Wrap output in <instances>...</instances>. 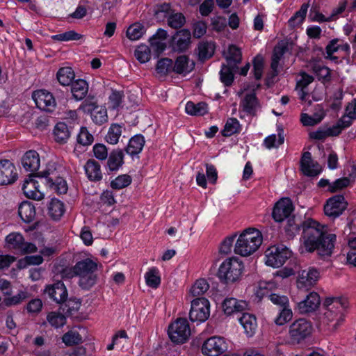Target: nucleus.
<instances>
[{
	"instance_id": "052dcab7",
	"label": "nucleus",
	"mask_w": 356,
	"mask_h": 356,
	"mask_svg": "<svg viewBox=\"0 0 356 356\" xmlns=\"http://www.w3.org/2000/svg\"><path fill=\"white\" fill-rule=\"evenodd\" d=\"M173 70L172 60L170 58H161L156 65V71L161 76L165 75L171 70Z\"/></svg>"
},
{
	"instance_id": "e433bc0d",
	"label": "nucleus",
	"mask_w": 356,
	"mask_h": 356,
	"mask_svg": "<svg viewBox=\"0 0 356 356\" xmlns=\"http://www.w3.org/2000/svg\"><path fill=\"white\" fill-rule=\"evenodd\" d=\"M144 144V138L140 135H136L129 140L126 152L130 155L138 154L142 151Z\"/></svg>"
},
{
	"instance_id": "37998d69",
	"label": "nucleus",
	"mask_w": 356,
	"mask_h": 356,
	"mask_svg": "<svg viewBox=\"0 0 356 356\" xmlns=\"http://www.w3.org/2000/svg\"><path fill=\"white\" fill-rule=\"evenodd\" d=\"M209 289V285L206 280H197L189 289V294L193 297L203 296Z\"/></svg>"
},
{
	"instance_id": "338daca9",
	"label": "nucleus",
	"mask_w": 356,
	"mask_h": 356,
	"mask_svg": "<svg viewBox=\"0 0 356 356\" xmlns=\"http://www.w3.org/2000/svg\"><path fill=\"white\" fill-rule=\"evenodd\" d=\"M220 80L226 86H230L234 80L232 69L227 65H222L220 72Z\"/></svg>"
},
{
	"instance_id": "c756f323",
	"label": "nucleus",
	"mask_w": 356,
	"mask_h": 356,
	"mask_svg": "<svg viewBox=\"0 0 356 356\" xmlns=\"http://www.w3.org/2000/svg\"><path fill=\"white\" fill-rule=\"evenodd\" d=\"M238 321L243 327L247 336L251 337L254 334L257 327V320L254 315L248 313H243L238 318Z\"/></svg>"
},
{
	"instance_id": "8fccbe9b",
	"label": "nucleus",
	"mask_w": 356,
	"mask_h": 356,
	"mask_svg": "<svg viewBox=\"0 0 356 356\" xmlns=\"http://www.w3.org/2000/svg\"><path fill=\"white\" fill-rule=\"evenodd\" d=\"M145 33L144 26L140 23H134L131 24L127 31V36L131 40H139Z\"/></svg>"
},
{
	"instance_id": "de8ad7c7",
	"label": "nucleus",
	"mask_w": 356,
	"mask_h": 356,
	"mask_svg": "<svg viewBox=\"0 0 356 356\" xmlns=\"http://www.w3.org/2000/svg\"><path fill=\"white\" fill-rule=\"evenodd\" d=\"M225 56L229 63H233L234 64H238L241 60L242 54L238 47L232 44L229 45L227 50L225 51Z\"/></svg>"
},
{
	"instance_id": "473e14b6",
	"label": "nucleus",
	"mask_w": 356,
	"mask_h": 356,
	"mask_svg": "<svg viewBox=\"0 0 356 356\" xmlns=\"http://www.w3.org/2000/svg\"><path fill=\"white\" fill-rule=\"evenodd\" d=\"M88 91V85L83 79H78L72 83L71 92L76 100L83 99Z\"/></svg>"
},
{
	"instance_id": "c85d7f7f",
	"label": "nucleus",
	"mask_w": 356,
	"mask_h": 356,
	"mask_svg": "<svg viewBox=\"0 0 356 356\" xmlns=\"http://www.w3.org/2000/svg\"><path fill=\"white\" fill-rule=\"evenodd\" d=\"M18 214L24 222H31L36 216L35 207L31 202L24 201L19 206Z\"/></svg>"
},
{
	"instance_id": "680f3d73",
	"label": "nucleus",
	"mask_w": 356,
	"mask_h": 356,
	"mask_svg": "<svg viewBox=\"0 0 356 356\" xmlns=\"http://www.w3.org/2000/svg\"><path fill=\"white\" fill-rule=\"evenodd\" d=\"M135 57L141 63H145L150 59V49L145 44L139 45L135 50Z\"/></svg>"
},
{
	"instance_id": "aec40b11",
	"label": "nucleus",
	"mask_w": 356,
	"mask_h": 356,
	"mask_svg": "<svg viewBox=\"0 0 356 356\" xmlns=\"http://www.w3.org/2000/svg\"><path fill=\"white\" fill-rule=\"evenodd\" d=\"M83 108L86 112H90L92 121L97 124H102L108 120L107 110L104 106L84 102Z\"/></svg>"
},
{
	"instance_id": "412c9836",
	"label": "nucleus",
	"mask_w": 356,
	"mask_h": 356,
	"mask_svg": "<svg viewBox=\"0 0 356 356\" xmlns=\"http://www.w3.org/2000/svg\"><path fill=\"white\" fill-rule=\"evenodd\" d=\"M45 293L49 297L57 303L63 302L67 297V291L65 286L61 282H57L49 284L45 288Z\"/></svg>"
},
{
	"instance_id": "f03ea898",
	"label": "nucleus",
	"mask_w": 356,
	"mask_h": 356,
	"mask_svg": "<svg viewBox=\"0 0 356 356\" xmlns=\"http://www.w3.org/2000/svg\"><path fill=\"white\" fill-rule=\"evenodd\" d=\"M263 243L261 232L254 227H248L241 232L235 241L234 252L243 257L254 254Z\"/></svg>"
},
{
	"instance_id": "f257e3e1",
	"label": "nucleus",
	"mask_w": 356,
	"mask_h": 356,
	"mask_svg": "<svg viewBox=\"0 0 356 356\" xmlns=\"http://www.w3.org/2000/svg\"><path fill=\"white\" fill-rule=\"evenodd\" d=\"M283 229L288 239L294 238L302 231V246L308 253L316 252L323 260L333 254L336 235L327 232L320 222L312 218L302 221L292 215L286 220Z\"/></svg>"
},
{
	"instance_id": "09e8293b",
	"label": "nucleus",
	"mask_w": 356,
	"mask_h": 356,
	"mask_svg": "<svg viewBox=\"0 0 356 356\" xmlns=\"http://www.w3.org/2000/svg\"><path fill=\"white\" fill-rule=\"evenodd\" d=\"M293 317V312L289 305L279 309V312L275 317L274 322L277 325H283L289 322Z\"/></svg>"
},
{
	"instance_id": "774afa93",
	"label": "nucleus",
	"mask_w": 356,
	"mask_h": 356,
	"mask_svg": "<svg viewBox=\"0 0 356 356\" xmlns=\"http://www.w3.org/2000/svg\"><path fill=\"white\" fill-rule=\"evenodd\" d=\"M350 251L347 254V263L356 267V237L348 239Z\"/></svg>"
},
{
	"instance_id": "a878e982",
	"label": "nucleus",
	"mask_w": 356,
	"mask_h": 356,
	"mask_svg": "<svg viewBox=\"0 0 356 356\" xmlns=\"http://www.w3.org/2000/svg\"><path fill=\"white\" fill-rule=\"evenodd\" d=\"M295 46V42L291 38H286L278 41L274 47L272 56L282 59L285 54L291 55Z\"/></svg>"
},
{
	"instance_id": "bb28decb",
	"label": "nucleus",
	"mask_w": 356,
	"mask_h": 356,
	"mask_svg": "<svg viewBox=\"0 0 356 356\" xmlns=\"http://www.w3.org/2000/svg\"><path fill=\"white\" fill-rule=\"evenodd\" d=\"M53 136L57 143L65 144L71 136V131L66 124L58 122L54 127Z\"/></svg>"
},
{
	"instance_id": "49530a36",
	"label": "nucleus",
	"mask_w": 356,
	"mask_h": 356,
	"mask_svg": "<svg viewBox=\"0 0 356 356\" xmlns=\"http://www.w3.org/2000/svg\"><path fill=\"white\" fill-rule=\"evenodd\" d=\"M185 111L191 115H203L208 112V108L207 105L203 102L195 104L192 102H188L186 104Z\"/></svg>"
},
{
	"instance_id": "5fc2aeb1",
	"label": "nucleus",
	"mask_w": 356,
	"mask_h": 356,
	"mask_svg": "<svg viewBox=\"0 0 356 356\" xmlns=\"http://www.w3.org/2000/svg\"><path fill=\"white\" fill-rule=\"evenodd\" d=\"M215 46L212 42H202L198 46V53L200 59H207L214 54Z\"/></svg>"
},
{
	"instance_id": "13d9d810",
	"label": "nucleus",
	"mask_w": 356,
	"mask_h": 356,
	"mask_svg": "<svg viewBox=\"0 0 356 356\" xmlns=\"http://www.w3.org/2000/svg\"><path fill=\"white\" fill-rule=\"evenodd\" d=\"M241 130L239 122L235 118L229 119L222 131L224 136H230Z\"/></svg>"
},
{
	"instance_id": "ea45409f",
	"label": "nucleus",
	"mask_w": 356,
	"mask_h": 356,
	"mask_svg": "<svg viewBox=\"0 0 356 356\" xmlns=\"http://www.w3.org/2000/svg\"><path fill=\"white\" fill-rule=\"evenodd\" d=\"M65 211V206L61 201L56 198L51 199L48 207V212L53 219H60L64 214Z\"/></svg>"
},
{
	"instance_id": "bf43d9fd",
	"label": "nucleus",
	"mask_w": 356,
	"mask_h": 356,
	"mask_svg": "<svg viewBox=\"0 0 356 356\" xmlns=\"http://www.w3.org/2000/svg\"><path fill=\"white\" fill-rule=\"evenodd\" d=\"M83 38V35L81 34H79L74 31H69L63 33L54 35L51 36V38L54 40H58V41H72V40H79Z\"/></svg>"
},
{
	"instance_id": "f8f14e48",
	"label": "nucleus",
	"mask_w": 356,
	"mask_h": 356,
	"mask_svg": "<svg viewBox=\"0 0 356 356\" xmlns=\"http://www.w3.org/2000/svg\"><path fill=\"white\" fill-rule=\"evenodd\" d=\"M228 348L225 339L220 337H212L206 340L202 346V352L206 356H218Z\"/></svg>"
},
{
	"instance_id": "a19ab883",
	"label": "nucleus",
	"mask_w": 356,
	"mask_h": 356,
	"mask_svg": "<svg viewBox=\"0 0 356 356\" xmlns=\"http://www.w3.org/2000/svg\"><path fill=\"white\" fill-rule=\"evenodd\" d=\"M46 318L48 323L54 328L61 327L66 323V317L60 311L49 312Z\"/></svg>"
},
{
	"instance_id": "72a5a7b5",
	"label": "nucleus",
	"mask_w": 356,
	"mask_h": 356,
	"mask_svg": "<svg viewBox=\"0 0 356 356\" xmlns=\"http://www.w3.org/2000/svg\"><path fill=\"white\" fill-rule=\"evenodd\" d=\"M74 77V72L70 67H60L56 73V79L63 86L72 84Z\"/></svg>"
},
{
	"instance_id": "3c124183",
	"label": "nucleus",
	"mask_w": 356,
	"mask_h": 356,
	"mask_svg": "<svg viewBox=\"0 0 356 356\" xmlns=\"http://www.w3.org/2000/svg\"><path fill=\"white\" fill-rule=\"evenodd\" d=\"M44 259L41 255L26 256L17 262V267L20 269L26 268L29 266H38L42 264Z\"/></svg>"
},
{
	"instance_id": "cd10ccee",
	"label": "nucleus",
	"mask_w": 356,
	"mask_h": 356,
	"mask_svg": "<svg viewBox=\"0 0 356 356\" xmlns=\"http://www.w3.org/2000/svg\"><path fill=\"white\" fill-rule=\"evenodd\" d=\"M194 66L195 63L193 60L186 56H180L175 60L173 71L177 74L186 75L193 70Z\"/></svg>"
},
{
	"instance_id": "ddd939ff",
	"label": "nucleus",
	"mask_w": 356,
	"mask_h": 356,
	"mask_svg": "<svg viewBox=\"0 0 356 356\" xmlns=\"http://www.w3.org/2000/svg\"><path fill=\"white\" fill-rule=\"evenodd\" d=\"M32 98L38 108L51 112L56 106L53 95L46 90H38L33 92Z\"/></svg>"
},
{
	"instance_id": "dca6fc26",
	"label": "nucleus",
	"mask_w": 356,
	"mask_h": 356,
	"mask_svg": "<svg viewBox=\"0 0 356 356\" xmlns=\"http://www.w3.org/2000/svg\"><path fill=\"white\" fill-rule=\"evenodd\" d=\"M221 307L226 316H232L245 310L248 308V303L234 298H226L222 301Z\"/></svg>"
},
{
	"instance_id": "6ab92c4d",
	"label": "nucleus",
	"mask_w": 356,
	"mask_h": 356,
	"mask_svg": "<svg viewBox=\"0 0 356 356\" xmlns=\"http://www.w3.org/2000/svg\"><path fill=\"white\" fill-rule=\"evenodd\" d=\"M318 167L317 163H313L312 154L309 152L302 154L300 159V168L305 175L310 177H317L321 172V169H318Z\"/></svg>"
},
{
	"instance_id": "a18cd8bd",
	"label": "nucleus",
	"mask_w": 356,
	"mask_h": 356,
	"mask_svg": "<svg viewBox=\"0 0 356 356\" xmlns=\"http://www.w3.org/2000/svg\"><path fill=\"white\" fill-rule=\"evenodd\" d=\"M282 59L271 56V62L268 68V87L270 83H274V79L277 77L283 70V66L280 64Z\"/></svg>"
},
{
	"instance_id": "864d4df0",
	"label": "nucleus",
	"mask_w": 356,
	"mask_h": 356,
	"mask_svg": "<svg viewBox=\"0 0 356 356\" xmlns=\"http://www.w3.org/2000/svg\"><path fill=\"white\" fill-rule=\"evenodd\" d=\"M258 106L257 100L254 94H248L241 103L243 111L247 113H252Z\"/></svg>"
},
{
	"instance_id": "6e6552de",
	"label": "nucleus",
	"mask_w": 356,
	"mask_h": 356,
	"mask_svg": "<svg viewBox=\"0 0 356 356\" xmlns=\"http://www.w3.org/2000/svg\"><path fill=\"white\" fill-rule=\"evenodd\" d=\"M210 302L205 298H197L191 301L189 318L191 321L203 323L210 316Z\"/></svg>"
},
{
	"instance_id": "393cba45",
	"label": "nucleus",
	"mask_w": 356,
	"mask_h": 356,
	"mask_svg": "<svg viewBox=\"0 0 356 356\" xmlns=\"http://www.w3.org/2000/svg\"><path fill=\"white\" fill-rule=\"evenodd\" d=\"M323 307L327 312L341 314L348 307V302L342 297H328L323 302Z\"/></svg>"
},
{
	"instance_id": "2f4dec72",
	"label": "nucleus",
	"mask_w": 356,
	"mask_h": 356,
	"mask_svg": "<svg viewBox=\"0 0 356 356\" xmlns=\"http://www.w3.org/2000/svg\"><path fill=\"white\" fill-rule=\"evenodd\" d=\"M84 170L91 181H99L102 178L100 165L95 160H88L84 165Z\"/></svg>"
},
{
	"instance_id": "9b49d317",
	"label": "nucleus",
	"mask_w": 356,
	"mask_h": 356,
	"mask_svg": "<svg viewBox=\"0 0 356 356\" xmlns=\"http://www.w3.org/2000/svg\"><path fill=\"white\" fill-rule=\"evenodd\" d=\"M295 207L291 200L284 197L277 201L272 211V217L277 222H282L292 216Z\"/></svg>"
},
{
	"instance_id": "7c9ffc66",
	"label": "nucleus",
	"mask_w": 356,
	"mask_h": 356,
	"mask_svg": "<svg viewBox=\"0 0 356 356\" xmlns=\"http://www.w3.org/2000/svg\"><path fill=\"white\" fill-rule=\"evenodd\" d=\"M60 169L61 167L58 166L55 162H49L45 169L40 172V177L44 179L42 182L47 184L48 182L54 181L60 177L59 172Z\"/></svg>"
},
{
	"instance_id": "4be33fe9",
	"label": "nucleus",
	"mask_w": 356,
	"mask_h": 356,
	"mask_svg": "<svg viewBox=\"0 0 356 356\" xmlns=\"http://www.w3.org/2000/svg\"><path fill=\"white\" fill-rule=\"evenodd\" d=\"M320 296L316 292L309 293L306 298L298 303L300 313L307 314L315 311L320 305Z\"/></svg>"
},
{
	"instance_id": "6e6d98bb",
	"label": "nucleus",
	"mask_w": 356,
	"mask_h": 356,
	"mask_svg": "<svg viewBox=\"0 0 356 356\" xmlns=\"http://www.w3.org/2000/svg\"><path fill=\"white\" fill-rule=\"evenodd\" d=\"M277 136L276 134L268 135V149L274 147H278L284 142V129L282 125H277Z\"/></svg>"
},
{
	"instance_id": "b1692460",
	"label": "nucleus",
	"mask_w": 356,
	"mask_h": 356,
	"mask_svg": "<svg viewBox=\"0 0 356 356\" xmlns=\"http://www.w3.org/2000/svg\"><path fill=\"white\" fill-rule=\"evenodd\" d=\"M191 34L187 29H181L176 33L172 38V47L175 51H184L191 44Z\"/></svg>"
},
{
	"instance_id": "9d476101",
	"label": "nucleus",
	"mask_w": 356,
	"mask_h": 356,
	"mask_svg": "<svg viewBox=\"0 0 356 356\" xmlns=\"http://www.w3.org/2000/svg\"><path fill=\"white\" fill-rule=\"evenodd\" d=\"M348 202L342 194L332 196L324 205L325 214L333 219L339 217L348 207Z\"/></svg>"
},
{
	"instance_id": "2eb2a0df",
	"label": "nucleus",
	"mask_w": 356,
	"mask_h": 356,
	"mask_svg": "<svg viewBox=\"0 0 356 356\" xmlns=\"http://www.w3.org/2000/svg\"><path fill=\"white\" fill-rule=\"evenodd\" d=\"M319 277L320 273L314 267L302 270L298 275L297 286L299 289L307 290L316 284Z\"/></svg>"
},
{
	"instance_id": "20e7f679",
	"label": "nucleus",
	"mask_w": 356,
	"mask_h": 356,
	"mask_svg": "<svg viewBox=\"0 0 356 356\" xmlns=\"http://www.w3.org/2000/svg\"><path fill=\"white\" fill-rule=\"evenodd\" d=\"M243 269V261L236 257H232L220 265L218 275L221 281L227 284L234 283L240 280Z\"/></svg>"
},
{
	"instance_id": "69168bd1",
	"label": "nucleus",
	"mask_w": 356,
	"mask_h": 356,
	"mask_svg": "<svg viewBox=\"0 0 356 356\" xmlns=\"http://www.w3.org/2000/svg\"><path fill=\"white\" fill-rule=\"evenodd\" d=\"M63 342L67 346H72L78 344L81 341V337L80 334L74 330H70L66 332L63 336Z\"/></svg>"
},
{
	"instance_id": "4468645a",
	"label": "nucleus",
	"mask_w": 356,
	"mask_h": 356,
	"mask_svg": "<svg viewBox=\"0 0 356 356\" xmlns=\"http://www.w3.org/2000/svg\"><path fill=\"white\" fill-rule=\"evenodd\" d=\"M17 177V170L13 163L8 159L0 160V185L11 184Z\"/></svg>"
},
{
	"instance_id": "7ed1b4c3",
	"label": "nucleus",
	"mask_w": 356,
	"mask_h": 356,
	"mask_svg": "<svg viewBox=\"0 0 356 356\" xmlns=\"http://www.w3.org/2000/svg\"><path fill=\"white\" fill-rule=\"evenodd\" d=\"M314 330L310 320L299 318L293 321L289 327V343L293 346L302 345L311 338Z\"/></svg>"
},
{
	"instance_id": "0eeeda50",
	"label": "nucleus",
	"mask_w": 356,
	"mask_h": 356,
	"mask_svg": "<svg viewBox=\"0 0 356 356\" xmlns=\"http://www.w3.org/2000/svg\"><path fill=\"white\" fill-rule=\"evenodd\" d=\"M5 243L7 248L24 254L34 253L38 250L34 243L25 241L22 234L19 232L9 234L5 238Z\"/></svg>"
},
{
	"instance_id": "58836bf2",
	"label": "nucleus",
	"mask_w": 356,
	"mask_h": 356,
	"mask_svg": "<svg viewBox=\"0 0 356 356\" xmlns=\"http://www.w3.org/2000/svg\"><path fill=\"white\" fill-rule=\"evenodd\" d=\"M123 127L119 124H112L106 135V141L111 145H116L122 136Z\"/></svg>"
},
{
	"instance_id": "1a4fd4ad",
	"label": "nucleus",
	"mask_w": 356,
	"mask_h": 356,
	"mask_svg": "<svg viewBox=\"0 0 356 356\" xmlns=\"http://www.w3.org/2000/svg\"><path fill=\"white\" fill-rule=\"evenodd\" d=\"M292 251L282 243L268 247V266L282 267L291 257Z\"/></svg>"
},
{
	"instance_id": "f704fd0d",
	"label": "nucleus",
	"mask_w": 356,
	"mask_h": 356,
	"mask_svg": "<svg viewBox=\"0 0 356 356\" xmlns=\"http://www.w3.org/2000/svg\"><path fill=\"white\" fill-rule=\"evenodd\" d=\"M124 154L122 149L113 150L108 156L107 165L110 170H117L121 167L124 163Z\"/></svg>"
},
{
	"instance_id": "a211bd4d",
	"label": "nucleus",
	"mask_w": 356,
	"mask_h": 356,
	"mask_svg": "<svg viewBox=\"0 0 356 356\" xmlns=\"http://www.w3.org/2000/svg\"><path fill=\"white\" fill-rule=\"evenodd\" d=\"M350 180L348 177H343L335 179L333 182H330L329 179L321 178L318 184V188H323L327 187V191L331 193H335L341 191L350 186Z\"/></svg>"
},
{
	"instance_id": "f3484780",
	"label": "nucleus",
	"mask_w": 356,
	"mask_h": 356,
	"mask_svg": "<svg viewBox=\"0 0 356 356\" xmlns=\"http://www.w3.org/2000/svg\"><path fill=\"white\" fill-rule=\"evenodd\" d=\"M40 187L39 181L33 177H29L24 180L22 190L28 198L41 200L44 197V193L41 191Z\"/></svg>"
},
{
	"instance_id": "4d7b16f0",
	"label": "nucleus",
	"mask_w": 356,
	"mask_h": 356,
	"mask_svg": "<svg viewBox=\"0 0 356 356\" xmlns=\"http://www.w3.org/2000/svg\"><path fill=\"white\" fill-rule=\"evenodd\" d=\"M167 20L168 25L173 29L181 27L186 22L185 17L181 13H175L172 10Z\"/></svg>"
},
{
	"instance_id": "5701e85b",
	"label": "nucleus",
	"mask_w": 356,
	"mask_h": 356,
	"mask_svg": "<svg viewBox=\"0 0 356 356\" xmlns=\"http://www.w3.org/2000/svg\"><path fill=\"white\" fill-rule=\"evenodd\" d=\"M21 163L22 168L26 172H34L40 166V158L39 154L35 150L27 151L22 157Z\"/></svg>"
},
{
	"instance_id": "c03bdc74",
	"label": "nucleus",
	"mask_w": 356,
	"mask_h": 356,
	"mask_svg": "<svg viewBox=\"0 0 356 356\" xmlns=\"http://www.w3.org/2000/svg\"><path fill=\"white\" fill-rule=\"evenodd\" d=\"M313 71L319 81L325 84L330 83L332 79L331 70L325 65H314Z\"/></svg>"
},
{
	"instance_id": "79ce46f5",
	"label": "nucleus",
	"mask_w": 356,
	"mask_h": 356,
	"mask_svg": "<svg viewBox=\"0 0 356 356\" xmlns=\"http://www.w3.org/2000/svg\"><path fill=\"white\" fill-rule=\"evenodd\" d=\"M146 284L153 289H156L161 284L159 270L156 267H152L145 274Z\"/></svg>"
},
{
	"instance_id": "0e129e2a",
	"label": "nucleus",
	"mask_w": 356,
	"mask_h": 356,
	"mask_svg": "<svg viewBox=\"0 0 356 356\" xmlns=\"http://www.w3.org/2000/svg\"><path fill=\"white\" fill-rule=\"evenodd\" d=\"M131 182V178L127 175H122L113 179L111 186L114 189H122L128 186Z\"/></svg>"
},
{
	"instance_id": "4c0bfd02",
	"label": "nucleus",
	"mask_w": 356,
	"mask_h": 356,
	"mask_svg": "<svg viewBox=\"0 0 356 356\" xmlns=\"http://www.w3.org/2000/svg\"><path fill=\"white\" fill-rule=\"evenodd\" d=\"M26 298L27 293L24 291H20L15 296L6 297L0 303V309H5L6 307L19 305Z\"/></svg>"
},
{
	"instance_id": "e2e57ef3",
	"label": "nucleus",
	"mask_w": 356,
	"mask_h": 356,
	"mask_svg": "<svg viewBox=\"0 0 356 356\" xmlns=\"http://www.w3.org/2000/svg\"><path fill=\"white\" fill-rule=\"evenodd\" d=\"M172 10L169 4H161L156 6L154 9L155 17L159 21H163L165 18L168 19Z\"/></svg>"
},
{
	"instance_id": "423d86ee",
	"label": "nucleus",
	"mask_w": 356,
	"mask_h": 356,
	"mask_svg": "<svg viewBox=\"0 0 356 356\" xmlns=\"http://www.w3.org/2000/svg\"><path fill=\"white\" fill-rule=\"evenodd\" d=\"M168 336L175 343H184L191 335V328L186 318H177L168 327Z\"/></svg>"
},
{
	"instance_id": "39448f33",
	"label": "nucleus",
	"mask_w": 356,
	"mask_h": 356,
	"mask_svg": "<svg viewBox=\"0 0 356 356\" xmlns=\"http://www.w3.org/2000/svg\"><path fill=\"white\" fill-rule=\"evenodd\" d=\"M97 262L90 258L83 259L73 268L74 273L79 277V285L83 289H89L96 282L94 272L97 270Z\"/></svg>"
},
{
	"instance_id": "603ef678",
	"label": "nucleus",
	"mask_w": 356,
	"mask_h": 356,
	"mask_svg": "<svg viewBox=\"0 0 356 356\" xmlns=\"http://www.w3.org/2000/svg\"><path fill=\"white\" fill-rule=\"evenodd\" d=\"M46 185L51 191H54L58 194H65L67 193L68 189L67 182L61 177H58L54 181L48 182Z\"/></svg>"
},
{
	"instance_id": "c9c22d12",
	"label": "nucleus",
	"mask_w": 356,
	"mask_h": 356,
	"mask_svg": "<svg viewBox=\"0 0 356 356\" xmlns=\"http://www.w3.org/2000/svg\"><path fill=\"white\" fill-rule=\"evenodd\" d=\"M308 8V3H303L300 10L296 11L288 20V26L293 29L302 24L306 17Z\"/></svg>"
}]
</instances>
